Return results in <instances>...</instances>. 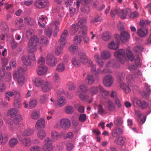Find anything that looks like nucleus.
I'll use <instances>...</instances> for the list:
<instances>
[{
	"mask_svg": "<svg viewBox=\"0 0 151 151\" xmlns=\"http://www.w3.org/2000/svg\"><path fill=\"white\" fill-rule=\"evenodd\" d=\"M45 126V119L42 118L39 119L37 122L35 127L37 129L44 128Z\"/></svg>",
	"mask_w": 151,
	"mask_h": 151,
	"instance_id": "obj_22",
	"label": "nucleus"
},
{
	"mask_svg": "<svg viewBox=\"0 0 151 151\" xmlns=\"http://www.w3.org/2000/svg\"><path fill=\"white\" fill-rule=\"evenodd\" d=\"M135 63L136 64V66L134 65H130L129 67V69L131 71H133L137 69V67L140 66L141 63L140 60L139 58L137 57L136 59H135Z\"/></svg>",
	"mask_w": 151,
	"mask_h": 151,
	"instance_id": "obj_21",
	"label": "nucleus"
},
{
	"mask_svg": "<svg viewBox=\"0 0 151 151\" xmlns=\"http://www.w3.org/2000/svg\"><path fill=\"white\" fill-rule=\"evenodd\" d=\"M64 45H62L60 43V46H58L55 50V53L56 55L59 56L62 54L63 52V47Z\"/></svg>",
	"mask_w": 151,
	"mask_h": 151,
	"instance_id": "obj_31",
	"label": "nucleus"
},
{
	"mask_svg": "<svg viewBox=\"0 0 151 151\" xmlns=\"http://www.w3.org/2000/svg\"><path fill=\"white\" fill-rule=\"evenodd\" d=\"M46 134L45 132L43 130H39L37 133V137L40 139H44L46 136Z\"/></svg>",
	"mask_w": 151,
	"mask_h": 151,
	"instance_id": "obj_34",
	"label": "nucleus"
},
{
	"mask_svg": "<svg viewBox=\"0 0 151 151\" xmlns=\"http://www.w3.org/2000/svg\"><path fill=\"white\" fill-rule=\"evenodd\" d=\"M78 92L85 93L87 90V88L85 85L82 84L78 87Z\"/></svg>",
	"mask_w": 151,
	"mask_h": 151,
	"instance_id": "obj_45",
	"label": "nucleus"
},
{
	"mask_svg": "<svg viewBox=\"0 0 151 151\" xmlns=\"http://www.w3.org/2000/svg\"><path fill=\"white\" fill-rule=\"evenodd\" d=\"M48 98V96L47 94L42 95L40 98V101L41 103L44 104L46 102Z\"/></svg>",
	"mask_w": 151,
	"mask_h": 151,
	"instance_id": "obj_54",
	"label": "nucleus"
},
{
	"mask_svg": "<svg viewBox=\"0 0 151 151\" xmlns=\"http://www.w3.org/2000/svg\"><path fill=\"white\" fill-rule=\"evenodd\" d=\"M66 101V100L64 97L61 96L58 100L57 104L60 106H62L65 104Z\"/></svg>",
	"mask_w": 151,
	"mask_h": 151,
	"instance_id": "obj_38",
	"label": "nucleus"
},
{
	"mask_svg": "<svg viewBox=\"0 0 151 151\" xmlns=\"http://www.w3.org/2000/svg\"><path fill=\"white\" fill-rule=\"evenodd\" d=\"M86 19H81L79 21L78 24H73L70 29L71 35H73L78 30L79 26L81 28L85 29L86 30L88 28L86 25Z\"/></svg>",
	"mask_w": 151,
	"mask_h": 151,
	"instance_id": "obj_3",
	"label": "nucleus"
},
{
	"mask_svg": "<svg viewBox=\"0 0 151 151\" xmlns=\"http://www.w3.org/2000/svg\"><path fill=\"white\" fill-rule=\"evenodd\" d=\"M122 132V130L120 128H117L115 129L112 132L113 135L114 136L115 134H120Z\"/></svg>",
	"mask_w": 151,
	"mask_h": 151,
	"instance_id": "obj_61",
	"label": "nucleus"
},
{
	"mask_svg": "<svg viewBox=\"0 0 151 151\" xmlns=\"http://www.w3.org/2000/svg\"><path fill=\"white\" fill-rule=\"evenodd\" d=\"M126 141L125 138L120 137L116 138L114 140L115 142L118 145H124Z\"/></svg>",
	"mask_w": 151,
	"mask_h": 151,
	"instance_id": "obj_24",
	"label": "nucleus"
},
{
	"mask_svg": "<svg viewBox=\"0 0 151 151\" xmlns=\"http://www.w3.org/2000/svg\"><path fill=\"white\" fill-rule=\"evenodd\" d=\"M14 78L15 80L17 81L20 86H22L23 85L24 82V78L23 75L19 76V75H18L17 74L14 73Z\"/></svg>",
	"mask_w": 151,
	"mask_h": 151,
	"instance_id": "obj_18",
	"label": "nucleus"
},
{
	"mask_svg": "<svg viewBox=\"0 0 151 151\" xmlns=\"http://www.w3.org/2000/svg\"><path fill=\"white\" fill-rule=\"evenodd\" d=\"M101 58L104 59H107L110 56V52L107 51H104L101 52Z\"/></svg>",
	"mask_w": 151,
	"mask_h": 151,
	"instance_id": "obj_44",
	"label": "nucleus"
},
{
	"mask_svg": "<svg viewBox=\"0 0 151 151\" xmlns=\"http://www.w3.org/2000/svg\"><path fill=\"white\" fill-rule=\"evenodd\" d=\"M22 61L24 64L25 65L30 66L31 64V62L28 56H23L22 58Z\"/></svg>",
	"mask_w": 151,
	"mask_h": 151,
	"instance_id": "obj_32",
	"label": "nucleus"
},
{
	"mask_svg": "<svg viewBox=\"0 0 151 151\" xmlns=\"http://www.w3.org/2000/svg\"><path fill=\"white\" fill-rule=\"evenodd\" d=\"M26 69L21 67H19L18 68L17 70V71L14 72V73H16V74H17V75H19V76H20L22 74L24 73L26 71Z\"/></svg>",
	"mask_w": 151,
	"mask_h": 151,
	"instance_id": "obj_53",
	"label": "nucleus"
},
{
	"mask_svg": "<svg viewBox=\"0 0 151 151\" xmlns=\"http://www.w3.org/2000/svg\"><path fill=\"white\" fill-rule=\"evenodd\" d=\"M82 52H80L78 54V57H79V55L80 53ZM79 61L78 60L77 58L75 57L73 58L71 60V62L72 64L74 66L78 67L80 65V62H81L80 61V58H79Z\"/></svg>",
	"mask_w": 151,
	"mask_h": 151,
	"instance_id": "obj_42",
	"label": "nucleus"
},
{
	"mask_svg": "<svg viewBox=\"0 0 151 151\" xmlns=\"http://www.w3.org/2000/svg\"><path fill=\"white\" fill-rule=\"evenodd\" d=\"M86 118L87 117L86 114H81L79 117V121L82 122H83L86 120Z\"/></svg>",
	"mask_w": 151,
	"mask_h": 151,
	"instance_id": "obj_63",
	"label": "nucleus"
},
{
	"mask_svg": "<svg viewBox=\"0 0 151 151\" xmlns=\"http://www.w3.org/2000/svg\"><path fill=\"white\" fill-rule=\"evenodd\" d=\"M111 14L112 17H114L116 15H119V10L116 9H112L111 12Z\"/></svg>",
	"mask_w": 151,
	"mask_h": 151,
	"instance_id": "obj_52",
	"label": "nucleus"
},
{
	"mask_svg": "<svg viewBox=\"0 0 151 151\" xmlns=\"http://www.w3.org/2000/svg\"><path fill=\"white\" fill-rule=\"evenodd\" d=\"M79 57L81 63L83 64H85L87 62L90 66L91 67V70L93 72L96 71V65L93 64L92 61L90 59L87 58V56L84 52L80 53Z\"/></svg>",
	"mask_w": 151,
	"mask_h": 151,
	"instance_id": "obj_5",
	"label": "nucleus"
},
{
	"mask_svg": "<svg viewBox=\"0 0 151 151\" xmlns=\"http://www.w3.org/2000/svg\"><path fill=\"white\" fill-rule=\"evenodd\" d=\"M114 56L119 59L122 64H124L126 60L132 61L134 58L132 52L129 49L127 50L126 52L123 49H119L114 53Z\"/></svg>",
	"mask_w": 151,
	"mask_h": 151,
	"instance_id": "obj_1",
	"label": "nucleus"
},
{
	"mask_svg": "<svg viewBox=\"0 0 151 151\" xmlns=\"http://www.w3.org/2000/svg\"><path fill=\"white\" fill-rule=\"evenodd\" d=\"M123 121L122 118L119 117L115 119L114 124L116 125H119L123 123Z\"/></svg>",
	"mask_w": 151,
	"mask_h": 151,
	"instance_id": "obj_60",
	"label": "nucleus"
},
{
	"mask_svg": "<svg viewBox=\"0 0 151 151\" xmlns=\"http://www.w3.org/2000/svg\"><path fill=\"white\" fill-rule=\"evenodd\" d=\"M46 83L42 84L41 87L42 91L44 92H46L49 91L52 88L50 84L48 82L45 81Z\"/></svg>",
	"mask_w": 151,
	"mask_h": 151,
	"instance_id": "obj_26",
	"label": "nucleus"
},
{
	"mask_svg": "<svg viewBox=\"0 0 151 151\" xmlns=\"http://www.w3.org/2000/svg\"><path fill=\"white\" fill-rule=\"evenodd\" d=\"M131 12L130 9L127 8L120 10L119 16L121 18L124 19L126 18L127 16H129Z\"/></svg>",
	"mask_w": 151,
	"mask_h": 151,
	"instance_id": "obj_13",
	"label": "nucleus"
},
{
	"mask_svg": "<svg viewBox=\"0 0 151 151\" xmlns=\"http://www.w3.org/2000/svg\"><path fill=\"white\" fill-rule=\"evenodd\" d=\"M147 33V30L145 28H141L139 29L137 31L138 35L141 37H144L146 36Z\"/></svg>",
	"mask_w": 151,
	"mask_h": 151,
	"instance_id": "obj_25",
	"label": "nucleus"
},
{
	"mask_svg": "<svg viewBox=\"0 0 151 151\" xmlns=\"http://www.w3.org/2000/svg\"><path fill=\"white\" fill-rule=\"evenodd\" d=\"M32 80L34 85L37 87H41L42 84L46 83L45 81L38 78L33 77Z\"/></svg>",
	"mask_w": 151,
	"mask_h": 151,
	"instance_id": "obj_14",
	"label": "nucleus"
},
{
	"mask_svg": "<svg viewBox=\"0 0 151 151\" xmlns=\"http://www.w3.org/2000/svg\"><path fill=\"white\" fill-rule=\"evenodd\" d=\"M5 93L6 97H8V96L11 97L14 95H16V96H18L19 98H20L21 97L20 93L16 91L9 92L6 93Z\"/></svg>",
	"mask_w": 151,
	"mask_h": 151,
	"instance_id": "obj_47",
	"label": "nucleus"
},
{
	"mask_svg": "<svg viewBox=\"0 0 151 151\" xmlns=\"http://www.w3.org/2000/svg\"><path fill=\"white\" fill-rule=\"evenodd\" d=\"M60 78L58 74L55 73L52 76V81L54 83H58L60 81Z\"/></svg>",
	"mask_w": 151,
	"mask_h": 151,
	"instance_id": "obj_39",
	"label": "nucleus"
},
{
	"mask_svg": "<svg viewBox=\"0 0 151 151\" xmlns=\"http://www.w3.org/2000/svg\"><path fill=\"white\" fill-rule=\"evenodd\" d=\"M73 41L76 45L80 44L82 41L81 38L80 36H76L74 37Z\"/></svg>",
	"mask_w": 151,
	"mask_h": 151,
	"instance_id": "obj_59",
	"label": "nucleus"
},
{
	"mask_svg": "<svg viewBox=\"0 0 151 151\" xmlns=\"http://www.w3.org/2000/svg\"><path fill=\"white\" fill-rule=\"evenodd\" d=\"M120 87L127 93H129L131 91L130 88L125 83H122L120 84Z\"/></svg>",
	"mask_w": 151,
	"mask_h": 151,
	"instance_id": "obj_35",
	"label": "nucleus"
},
{
	"mask_svg": "<svg viewBox=\"0 0 151 151\" xmlns=\"http://www.w3.org/2000/svg\"><path fill=\"white\" fill-rule=\"evenodd\" d=\"M85 81L86 83L90 85H91L94 82V77L91 74H88Z\"/></svg>",
	"mask_w": 151,
	"mask_h": 151,
	"instance_id": "obj_29",
	"label": "nucleus"
},
{
	"mask_svg": "<svg viewBox=\"0 0 151 151\" xmlns=\"http://www.w3.org/2000/svg\"><path fill=\"white\" fill-rule=\"evenodd\" d=\"M119 67V65L116 63H114L113 60L110 61L107 63L106 68L101 71V73L103 74H105L107 73H111V70L110 69H108L109 68H117Z\"/></svg>",
	"mask_w": 151,
	"mask_h": 151,
	"instance_id": "obj_7",
	"label": "nucleus"
},
{
	"mask_svg": "<svg viewBox=\"0 0 151 151\" xmlns=\"http://www.w3.org/2000/svg\"><path fill=\"white\" fill-rule=\"evenodd\" d=\"M34 132L33 129L28 128L25 129L22 133V135L23 136H26L32 135Z\"/></svg>",
	"mask_w": 151,
	"mask_h": 151,
	"instance_id": "obj_30",
	"label": "nucleus"
},
{
	"mask_svg": "<svg viewBox=\"0 0 151 151\" xmlns=\"http://www.w3.org/2000/svg\"><path fill=\"white\" fill-rule=\"evenodd\" d=\"M65 69V66L62 64H59L56 67V70L59 72L63 71Z\"/></svg>",
	"mask_w": 151,
	"mask_h": 151,
	"instance_id": "obj_55",
	"label": "nucleus"
},
{
	"mask_svg": "<svg viewBox=\"0 0 151 151\" xmlns=\"http://www.w3.org/2000/svg\"><path fill=\"white\" fill-rule=\"evenodd\" d=\"M18 142V140L15 138H12L9 141V143L10 146L11 147H14Z\"/></svg>",
	"mask_w": 151,
	"mask_h": 151,
	"instance_id": "obj_50",
	"label": "nucleus"
},
{
	"mask_svg": "<svg viewBox=\"0 0 151 151\" xmlns=\"http://www.w3.org/2000/svg\"><path fill=\"white\" fill-rule=\"evenodd\" d=\"M47 68L45 65L39 66L37 69V72L38 74L40 76L45 75L47 73Z\"/></svg>",
	"mask_w": 151,
	"mask_h": 151,
	"instance_id": "obj_20",
	"label": "nucleus"
},
{
	"mask_svg": "<svg viewBox=\"0 0 151 151\" xmlns=\"http://www.w3.org/2000/svg\"><path fill=\"white\" fill-rule=\"evenodd\" d=\"M94 58L100 67H102L104 65L103 62L102 61L99 55L98 54H96L94 55Z\"/></svg>",
	"mask_w": 151,
	"mask_h": 151,
	"instance_id": "obj_37",
	"label": "nucleus"
},
{
	"mask_svg": "<svg viewBox=\"0 0 151 151\" xmlns=\"http://www.w3.org/2000/svg\"><path fill=\"white\" fill-rule=\"evenodd\" d=\"M40 49L42 47L46 46L48 43L47 39L45 37L42 36L39 40L38 41Z\"/></svg>",
	"mask_w": 151,
	"mask_h": 151,
	"instance_id": "obj_19",
	"label": "nucleus"
},
{
	"mask_svg": "<svg viewBox=\"0 0 151 151\" xmlns=\"http://www.w3.org/2000/svg\"><path fill=\"white\" fill-rule=\"evenodd\" d=\"M61 21V18H59L53 21L50 24V27H49L45 29V34L48 37H50L52 34V29H53V35L54 37L56 36L58 32L59 31V25Z\"/></svg>",
	"mask_w": 151,
	"mask_h": 151,
	"instance_id": "obj_2",
	"label": "nucleus"
},
{
	"mask_svg": "<svg viewBox=\"0 0 151 151\" xmlns=\"http://www.w3.org/2000/svg\"><path fill=\"white\" fill-rule=\"evenodd\" d=\"M101 38L104 41L109 40L111 38L110 33L107 32L103 33Z\"/></svg>",
	"mask_w": 151,
	"mask_h": 151,
	"instance_id": "obj_46",
	"label": "nucleus"
},
{
	"mask_svg": "<svg viewBox=\"0 0 151 151\" xmlns=\"http://www.w3.org/2000/svg\"><path fill=\"white\" fill-rule=\"evenodd\" d=\"M20 140L25 146L29 147L31 145L30 139L29 137L22 138L20 139Z\"/></svg>",
	"mask_w": 151,
	"mask_h": 151,
	"instance_id": "obj_27",
	"label": "nucleus"
},
{
	"mask_svg": "<svg viewBox=\"0 0 151 151\" xmlns=\"http://www.w3.org/2000/svg\"><path fill=\"white\" fill-rule=\"evenodd\" d=\"M135 114L138 117V121L139 123L141 124H143L145 122L146 119V116L142 114H141L140 111L138 110L135 111Z\"/></svg>",
	"mask_w": 151,
	"mask_h": 151,
	"instance_id": "obj_16",
	"label": "nucleus"
},
{
	"mask_svg": "<svg viewBox=\"0 0 151 151\" xmlns=\"http://www.w3.org/2000/svg\"><path fill=\"white\" fill-rule=\"evenodd\" d=\"M145 86L146 87V91H144V95L143 96H144L146 97L150 94V90L149 87L147 84H145Z\"/></svg>",
	"mask_w": 151,
	"mask_h": 151,
	"instance_id": "obj_62",
	"label": "nucleus"
},
{
	"mask_svg": "<svg viewBox=\"0 0 151 151\" xmlns=\"http://www.w3.org/2000/svg\"><path fill=\"white\" fill-rule=\"evenodd\" d=\"M34 33V30L32 29H29L27 30L26 32V36L27 38H31Z\"/></svg>",
	"mask_w": 151,
	"mask_h": 151,
	"instance_id": "obj_57",
	"label": "nucleus"
},
{
	"mask_svg": "<svg viewBox=\"0 0 151 151\" xmlns=\"http://www.w3.org/2000/svg\"><path fill=\"white\" fill-rule=\"evenodd\" d=\"M49 4V2L47 0H37L34 3V5L39 9L45 8Z\"/></svg>",
	"mask_w": 151,
	"mask_h": 151,
	"instance_id": "obj_9",
	"label": "nucleus"
},
{
	"mask_svg": "<svg viewBox=\"0 0 151 151\" xmlns=\"http://www.w3.org/2000/svg\"><path fill=\"white\" fill-rule=\"evenodd\" d=\"M127 81L128 85L130 86H132L133 84L132 83L134 78L133 77L132 75L129 74L127 77Z\"/></svg>",
	"mask_w": 151,
	"mask_h": 151,
	"instance_id": "obj_40",
	"label": "nucleus"
},
{
	"mask_svg": "<svg viewBox=\"0 0 151 151\" xmlns=\"http://www.w3.org/2000/svg\"><path fill=\"white\" fill-rule=\"evenodd\" d=\"M45 59L44 57L41 56L38 60V64L39 66H42L44 65V64L45 63Z\"/></svg>",
	"mask_w": 151,
	"mask_h": 151,
	"instance_id": "obj_56",
	"label": "nucleus"
},
{
	"mask_svg": "<svg viewBox=\"0 0 151 151\" xmlns=\"http://www.w3.org/2000/svg\"><path fill=\"white\" fill-rule=\"evenodd\" d=\"M115 41L113 40L108 44V47L110 49L116 50L119 47V43L120 42L118 39H115Z\"/></svg>",
	"mask_w": 151,
	"mask_h": 151,
	"instance_id": "obj_17",
	"label": "nucleus"
},
{
	"mask_svg": "<svg viewBox=\"0 0 151 151\" xmlns=\"http://www.w3.org/2000/svg\"><path fill=\"white\" fill-rule=\"evenodd\" d=\"M114 81L112 77L110 75H108L104 77L103 82L105 86L109 87L112 85Z\"/></svg>",
	"mask_w": 151,
	"mask_h": 151,
	"instance_id": "obj_10",
	"label": "nucleus"
},
{
	"mask_svg": "<svg viewBox=\"0 0 151 151\" xmlns=\"http://www.w3.org/2000/svg\"><path fill=\"white\" fill-rule=\"evenodd\" d=\"M46 62L48 65L54 67L56 65L57 60L54 55L52 54H48L46 59Z\"/></svg>",
	"mask_w": 151,
	"mask_h": 151,
	"instance_id": "obj_8",
	"label": "nucleus"
},
{
	"mask_svg": "<svg viewBox=\"0 0 151 151\" xmlns=\"http://www.w3.org/2000/svg\"><path fill=\"white\" fill-rule=\"evenodd\" d=\"M40 115V112L37 110L33 111L31 114V117L34 119H38Z\"/></svg>",
	"mask_w": 151,
	"mask_h": 151,
	"instance_id": "obj_41",
	"label": "nucleus"
},
{
	"mask_svg": "<svg viewBox=\"0 0 151 151\" xmlns=\"http://www.w3.org/2000/svg\"><path fill=\"white\" fill-rule=\"evenodd\" d=\"M24 20V23L27 24L28 25H32L35 23V20L29 17L25 18Z\"/></svg>",
	"mask_w": 151,
	"mask_h": 151,
	"instance_id": "obj_36",
	"label": "nucleus"
},
{
	"mask_svg": "<svg viewBox=\"0 0 151 151\" xmlns=\"http://www.w3.org/2000/svg\"><path fill=\"white\" fill-rule=\"evenodd\" d=\"M114 37L117 39L118 38V41L124 42V41L128 40L130 38V36L127 32H124L121 33V37L118 34H115L114 35Z\"/></svg>",
	"mask_w": 151,
	"mask_h": 151,
	"instance_id": "obj_11",
	"label": "nucleus"
},
{
	"mask_svg": "<svg viewBox=\"0 0 151 151\" xmlns=\"http://www.w3.org/2000/svg\"><path fill=\"white\" fill-rule=\"evenodd\" d=\"M22 116L20 114L16 115V116L13 119V122L15 124H17L23 121Z\"/></svg>",
	"mask_w": 151,
	"mask_h": 151,
	"instance_id": "obj_33",
	"label": "nucleus"
},
{
	"mask_svg": "<svg viewBox=\"0 0 151 151\" xmlns=\"http://www.w3.org/2000/svg\"><path fill=\"white\" fill-rule=\"evenodd\" d=\"M73 107L70 106L66 107L65 109V112L68 114H71L73 112Z\"/></svg>",
	"mask_w": 151,
	"mask_h": 151,
	"instance_id": "obj_58",
	"label": "nucleus"
},
{
	"mask_svg": "<svg viewBox=\"0 0 151 151\" xmlns=\"http://www.w3.org/2000/svg\"><path fill=\"white\" fill-rule=\"evenodd\" d=\"M78 47L77 46L73 44H71L68 47L69 51L73 53L76 52L78 50Z\"/></svg>",
	"mask_w": 151,
	"mask_h": 151,
	"instance_id": "obj_48",
	"label": "nucleus"
},
{
	"mask_svg": "<svg viewBox=\"0 0 151 151\" xmlns=\"http://www.w3.org/2000/svg\"><path fill=\"white\" fill-rule=\"evenodd\" d=\"M141 103L142 101L140 99L135 98L133 100V105L135 107H140Z\"/></svg>",
	"mask_w": 151,
	"mask_h": 151,
	"instance_id": "obj_51",
	"label": "nucleus"
},
{
	"mask_svg": "<svg viewBox=\"0 0 151 151\" xmlns=\"http://www.w3.org/2000/svg\"><path fill=\"white\" fill-rule=\"evenodd\" d=\"M68 31L67 30H64L59 40V42L61 43V45H65L66 43V38L68 36Z\"/></svg>",
	"mask_w": 151,
	"mask_h": 151,
	"instance_id": "obj_15",
	"label": "nucleus"
},
{
	"mask_svg": "<svg viewBox=\"0 0 151 151\" xmlns=\"http://www.w3.org/2000/svg\"><path fill=\"white\" fill-rule=\"evenodd\" d=\"M99 86H99L98 87L93 86L90 88V91L92 95H93L97 93L98 90H99Z\"/></svg>",
	"mask_w": 151,
	"mask_h": 151,
	"instance_id": "obj_49",
	"label": "nucleus"
},
{
	"mask_svg": "<svg viewBox=\"0 0 151 151\" xmlns=\"http://www.w3.org/2000/svg\"><path fill=\"white\" fill-rule=\"evenodd\" d=\"M38 39L36 36L32 37L29 41L27 50L29 52H34L37 49V47L39 44Z\"/></svg>",
	"mask_w": 151,
	"mask_h": 151,
	"instance_id": "obj_4",
	"label": "nucleus"
},
{
	"mask_svg": "<svg viewBox=\"0 0 151 151\" xmlns=\"http://www.w3.org/2000/svg\"><path fill=\"white\" fill-rule=\"evenodd\" d=\"M46 18L43 16H41L39 17L38 19V23L40 27H44L45 24L46 22Z\"/></svg>",
	"mask_w": 151,
	"mask_h": 151,
	"instance_id": "obj_28",
	"label": "nucleus"
},
{
	"mask_svg": "<svg viewBox=\"0 0 151 151\" xmlns=\"http://www.w3.org/2000/svg\"><path fill=\"white\" fill-rule=\"evenodd\" d=\"M61 135L55 131H53L51 134V137L53 141L57 140L60 138Z\"/></svg>",
	"mask_w": 151,
	"mask_h": 151,
	"instance_id": "obj_23",
	"label": "nucleus"
},
{
	"mask_svg": "<svg viewBox=\"0 0 151 151\" xmlns=\"http://www.w3.org/2000/svg\"><path fill=\"white\" fill-rule=\"evenodd\" d=\"M18 111L15 109H10L8 112V114L11 117L16 116L18 114Z\"/></svg>",
	"mask_w": 151,
	"mask_h": 151,
	"instance_id": "obj_43",
	"label": "nucleus"
},
{
	"mask_svg": "<svg viewBox=\"0 0 151 151\" xmlns=\"http://www.w3.org/2000/svg\"><path fill=\"white\" fill-rule=\"evenodd\" d=\"M143 48L142 45H139L134 48V51L136 52H141L143 50Z\"/></svg>",
	"mask_w": 151,
	"mask_h": 151,
	"instance_id": "obj_64",
	"label": "nucleus"
},
{
	"mask_svg": "<svg viewBox=\"0 0 151 151\" xmlns=\"http://www.w3.org/2000/svg\"><path fill=\"white\" fill-rule=\"evenodd\" d=\"M70 122L68 119L63 118L60 122V126L64 129H66L70 128Z\"/></svg>",
	"mask_w": 151,
	"mask_h": 151,
	"instance_id": "obj_12",
	"label": "nucleus"
},
{
	"mask_svg": "<svg viewBox=\"0 0 151 151\" xmlns=\"http://www.w3.org/2000/svg\"><path fill=\"white\" fill-rule=\"evenodd\" d=\"M53 141L49 137L45 138L43 142V145L41 151H51L53 147L52 144Z\"/></svg>",
	"mask_w": 151,
	"mask_h": 151,
	"instance_id": "obj_6",
	"label": "nucleus"
}]
</instances>
